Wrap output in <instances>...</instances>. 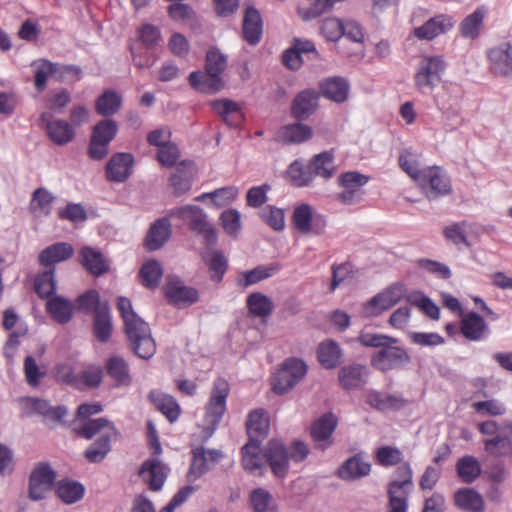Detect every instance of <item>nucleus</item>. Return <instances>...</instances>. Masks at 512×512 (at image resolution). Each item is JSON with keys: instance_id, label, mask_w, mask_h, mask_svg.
Masks as SVG:
<instances>
[{"instance_id": "obj_50", "label": "nucleus", "mask_w": 512, "mask_h": 512, "mask_svg": "<svg viewBox=\"0 0 512 512\" xmlns=\"http://www.w3.org/2000/svg\"><path fill=\"white\" fill-rule=\"evenodd\" d=\"M287 174L296 187H306L314 180V175L310 169V163L306 166L299 160H295L289 165Z\"/></svg>"}, {"instance_id": "obj_64", "label": "nucleus", "mask_w": 512, "mask_h": 512, "mask_svg": "<svg viewBox=\"0 0 512 512\" xmlns=\"http://www.w3.org/2000/svg\"><path fill=\"white\" fill-rule=\"evenodd\" d=\"M240 213L236 209H228L221 213L220 222L224 231L230 236H236L241 229Z\"/></svg>"}, {"instance_id": "obj_18", "label": "nucleus", "mask_w": 512, "mask_h": 512, "mask_svg": "<svg viewBox=\"0 0 512 512\" xmlns=\"http://www.w3.org/2000/svg\"><path fill=\"white\" fill-rule=\"evenodd\" d=\"M25 409L28 414L37 413L43 417L46 424L60 423L67 415V409L64 406H51L46 400L27 397L23 399Z\"/></svg>"}, {"instance_id": "obj_30", "label": "nucleus", "mask_w": 512, "mask_h": 512, "mask_svg": "<svg viewBox=\"0 0 512 512\" xmlns=\"http://www.w3.org/2000/svg\"><path fill=\"white\" fill-rule=\"evenodd\" d=\"M460 329L462 335L471 341H479L489 332L484 318L476 312H469L462 318Z\"/></svg>"}, {"instance_id": "obj_61", "label": "nucleus", "mask_w": 512, "mask_h": 512, "mask_svg": "<svg viewBox=\"0 0 512 512\" xmlns=\"http://www.w3.org/2000/svg\"><path fill=\"white\" fill-rule=\"evenodd\" d=\"M259 217L275 231H282L285 227L284 211L275 206L268 205L259 212Z\"/></svg>"}, {"instance_id": "obj_59", "label": "nucleus", "mask_w": 512, "mask_h": 512, "mask_svg": "<svg viewBox=\"0 0 512 512\" xmlns=\"http://www.w3.org/2000/svg\"><path fill=\"white\" fill-rule=\"evenodd\" d=\"M53 200L54 197L48 190L38 188L33 192L30 207L35 213L47 216L51 212V204Z\"/></svg>"}, {"instance_id": "obj_57", "label": "nucleus", "mask_w": 512, "mask_h": 512, "mask_svg": "<svg viewBox=\"0 0 512 512\" xmlns=\"http://www.w3.org/2000/svg\"><path fill=\"white\" fill-rule=\"evenodd\" d=\"M160 461L157 458L146 460L139 471L140 477L149 483V487L153 491L160 490Z\"/></svg>"}, {"instance_id": "obj_3", "label": "nucleus", "mask_w": 512, "mask_h": 512, "mask_svg": "<svg viewBox=\"0 0 512 512\" xmlns=\"http://www.w3.org/2000/svg\"><path fill=\"white\" fill-rule=\"evenodd\" d=\"M412 361L406 348L398 338L392 337L381 350L375 351L370 357L371 366L382 372L406 369Z\"/></svg>"}, {"instance_id": "obj_21", "label": "nucleus", "mask_w": 512, "mask_h": 512, "mask_svg": "<svg viewBox=\"0 0 512 512\" xmlns=\"http://www.w3.org/2000/svg\"><path fill=\"white\" fill-rule=\"evenodd\" d=\"M263 22L260 12L254 6L245 10L242 34L244 40L250 45H257L262 38Z\"/></svg>"}, {"instance_id": "obj_6", "label": "nucleus", "mask_w": 512, "mask_h": 512, "mask_svg": "<svg viewBox=\"0 0 512 512\" xmlns=\"http://www.w3.org/2000/svg\"><path fill=\"white\" fill-rule=\"evenodd\" d=\"M307 365L299 358H287L274 374L272 389L278 395H283L293 389L306 375Z\"/></svg>"}, {"instance_id": "obj_54", "label": "nucleus", "mask_w": 512, "mask_h": 512, "mask_svg": "<svg viewBox=\"0 0 512 512\" xmlns=\"http://www.w3.org/2000/svg\"><path fill=\"white\" fill-rule=\"evenodd\" d=\"M107 372L117 385H129L131 378L127 363L120 357H112L107 363Z\"/></svg>"}, {"instance_id": "obj_17", "label": "nucleus", "mask_w": 512, "mask_h": 512, "mask_svg": "<svg viewBox=\"0 0 512 512\" xmlns=\"http://www.w3.org/2000/svg\"><path fill=\"white\" fill-rule=\"evenodd\" d=\"M134 163V156L131 153H115L105 167L107 181L114 183L125 182L133 173Z\"/></svg>"}, {"instance_id": "obj_37", "label": "nucleus", "mask_w": 512, "mask_h": 512, "mask_svg": "<svg viewBox=\"0 0 512 512\" xmlns=\"http://www.w3.org/2000/svg\"><path fill=\"white\" fill-rule=\"evenodd\" d=\"M434 101L446 120L450 121L451 129L456 128L460 122V107L456 97H452L447 91L437 94Z\"/></svg>"}, {"instance_id": "obj_28", "label": "nucleus", "mask_w": 512, "mask_h": 512, "mask_svg": "<svg viewBox=\"0 0 512 512\" xmlns=\"http://www.w3.org/2000/svg\"><path fill=\"white\" fill-rule=\"evenodd\" d=\"M485 450L494 456L512 455V424L501 428L497 435L484 441Z\"/></svg>"}, {"instance_id": "obj_56", "label": "nucleus", "mask_w": 512, "mask_h": 512, "mask_svg": "<svg viewBox=\"0 0 512 512\" xmlns=\"http://www.w3.org/2000/svg\"><path fill=\"white\" fill-rule=\"evenodd\" d=\"M56 492L63 502L72 504L83 497L84 487L78 482L61 481Z\"/></svg>"}, {"instance_id": "obj_26", "label": "nucleus", "mask_w": 512, "mask_h": 512, "mask_svg": "<svg viewBox=\"0 0 512 512\" xmlns=\"http://www.w3.org/2000/svg\"><path fill=\"white\" fill-rule=\"evenodd\" d=\"M211 108L229 127L237 128L244 120V114L239 104L233 100H214L211 102Z\"/></svg>"}, {"instance_id": "obj_32", "label": "nucleus", "mask_w": 512, "mask_h": 512, "mask_svg": "<svg viewBox=\"0 0 512 512\" xmlns=\"http://www.w3.org/2000/svg\"><path fill=\"white\" fill-rule=\"evenodd\" d=\"M488 57L496 73L503 76L512 74V45L510 43L490 49Z\"/></svg>"}, {"instance_id": "obj_20", "label": "nucleus", "mask_w": 512, "mask_h": 512, "mask_svg": "<svg viewBox=\"0 0 512 512\" xmlns=\"http://www.w3.org/2000/svg\"><path fill=\"white\" fill-rule=\"evenodd\" d=\"M455 24L449 15L440 14L430 18L423 25L414 30V34L421 40H432L440 34L449 31Z\"/></svg>"}, {"instance_id": "obj_14", "label": "nucleus", "mask_w": 512, "mask_h": 512, "mask_svg": "<svg viewBox=\"0 0 512 512\" xmlns=\"http://www.w3.org/2000/svg\"><path fill=\"white\" fill-rule=\"evenodd\" d=\"M228 394L229 385L227 381L222 378L216 379L206 408V419L214 427L220 423L226 411Z\"/></svg>"}, {"instance_id": "obj_16", "label": "nucleus", "mask_w": 512, "mask_h": 512, "mask_svg": "<svg viewBox=\"0 0 512 512\" xmlns=\"http://www.w3.org/2000/svg\"><path fill=\"white\" fill-rule=\"evenodd\" d=\"M196 175V166L193 161L183 160L175 166L169 177V187L175 197H180L189 192Z\"/></svg>"}, {"instance_id": "obj_58", "label": "nucleus", "mask_w": 512, "mask_h": 512, "mask_svg": "<svg viewBox=\"0 0 512 512\" xmlns=\"http://www.w3.org/2000/svg\"><path fill=\"white\" fill-rule=\"evenodd\" d=\"M171 137V130L162 127V166H174L180 158V150L176 143L166 140Z\"/></svg>"}, {"instance_id": "obj_53", "label": "nucleus", "mask_w": 512, "mask_h": 512, "mask_svg": "<svg viewBox=\"0 0 512 512\" xmlns=\"http://www.w3.org/2000/svg\"><path fill=\"white\" fill-rule=\"evenodd\" d=\"M139 279L143 286L150 289L157 288L160 280V264L158 261L154 259L146 261L139 271Z\"/></svg>"}, {"instance_id": "obj_34", "label": "nucleus", "mask_w": 512, "mask_h": 512, "mask_svg": "<svg viewBox=\"0 0 512 512\" xmlns=\"http://www.w3.org/2000/svg\"><path fill=\"white\" fill-rule=\"evenodd\" d=\"M366 402L372 408L379 411L388 409L399 410L406 404V400L400 394H388L376 390L368 392Z\"/></svg>"}, {"instance_id": "obj_8", "label": "nucleus", "mask_w": 512, "mask_h": 512, "mask_svg": "<svg viewBox=\"0 0 512 512\" xmlns=\"http://www.w3.org/2000/svg\"><path fill=\"white\" fill-rule=\"evenodd\" d=\"M369 176L358 171H348L339 175L337 183L343 190L337 194V200L345 205L359 203L365 192L363 187L368 183Z\"/></svg>"}, {"instance_id": "obj_46", "label": "nucleus", "mask_w": 512, "mask_h": 512, "mask_svg": "<svg viewBox=\"0 0 512 512\" xmlns=\"http://www.w3.org/2000/svg\"><path fill=\"white\" fill-rule=\"evenodd\" d=\"M456 472L464 483L471 484L480 476L482 469L477 458L465 455L458 459Z\"/></svg>"}, {"instance_id": "obj_22", "label": "nucleus", "mask_w": 512, "mask_h": 512, "mask_svg": "<svg viewBox=\"0 0 512 512\" xmlns=\"http://www.w3.org/2000/svg\"><path fill=\"white\" fill-rule=\"evenodd\" d=\"M350 85L347 79L341 76H334L324 79L319 84L320 96H324L336 103H343L347 100Z\"/></svg>"}, {"instance_id": "obj_27", "label": "nucleus", "mask_w": 512, "mask_h": 512, "mask_svg": "<svg viewBox=\"0 0 512 512\" xmlns=\"http://www.w3.org/2000/svg\"><path fill=\"white\" fill-rule=\"evenodd\" d=\"M316 354L321 366L328 370L339 366L343 357L340 345L333 339H326L320 342Z\"/></svg>"}, {"instance_id": "obj_45", "label": "nucleus", "mask_w": 512, "mask_h": 512, "mask_svg": "<svg viewBox=\"0 0 512 512\" xmlns=\"http://www.w3.org/2000/svg\"><path fill=\"white\" fill-rule=\"evenodd\" d=\"M281 266L279 263H271L267 266H257L252 270L243 272L241 277L238 279V285L242 288H247L253 284H256L262 280H265L277 272H279Z\"/></svg>"}, {"instance_id": "obj_29", "label": "nucleus", "mask_w": 512, "mask_h": 512, "mask_svg": "<svg viewBox=\"0 0 512 512\" xmlns=\"http://www.w3.org/2000/svg\"><path fill=\"white\" fill-rule=\"evenodd\" d=\"M74 431L77 435L85 439H91L101 432L109 435L117 434V430L113 423L106 418L78 421L75 423Z\"/></svg>"}, {"instance_id": "obj_63", "label": "nucleus", "mask_w": 512, "mask_h": 512, "mask_svg": "<svg viewBox=\"0 0 512 512\" xmlns=\"http://www.w3.org/2000/svg\"><path fill=\"white\" fill-rule=\"evenodd\" d=\"M376 459L384 467L394 466L402 461L403 453L396 447L382 446L376 451Z\"/></svg>"}, {"instance_id": "obj_24", "label": "nucleus", "mask_w": 512, "mask_h": 512, "mask_svg": "<svg viewBox=\"0 0 512 512\" xmlns=\"http://www.w3.org/2000/svg\"><path fill=\"white\" fill-rule=\"evenodd\" d=\"M420 182H428L429 198L448 195L452 191L448 176L437 166L425 168L423 179Z\"/></svg>"}, {"instance_id": "obj_48", "label": "nucleus", "mask_w": 512, "mask_h": 512, "mask_svg": "<svg viewBox=\"0 0 512 512\" xmlns=\"http://www.w3.org/2000/svg\"><path fill=\"white\" fill-rule=\"evenodd\" d=\"M394 475L395 479L390 481L387 490H394L404 495H409L414 487L413 472L410 465L408 463L400 465Z\"/></svg>"}, {"instance_id": "obj_36", "label": "nucleus", "mask_w": 512, "mask_h": 512, "mask_svg": "<svg viewBox=\"0 0 512 512\" xmlns=\"http://www.w3.org/2000/svg\"><path fill=\"white\" fill-rule=\"evenodd\" d=\"M46 310L57 323L66 324L73 317L74 305L65 297L55 295L47 300Z\"/></svg>"}, {"instance_id": "obj_49", "label": "nucleus", "mask_w": 512, "mask_h": 512, "mask_svg": "<svg viewBox=\"0 0 512 512\" xmlns=\"http://www.w3.org/2000/svg\"><path fill=\"white\" fill-rule=\"evenodd\" d=\"M122 97L113 90H106L96 101V112L102 116H110L119 111Z\"/></svg>"}, {"instance_id": "obj_51", "label": "nucleus", "mask_w": 512, "mask_h": 512, "mask_svg": "<svg viewBox=\"0 0 512 512\" xmlns=\"http://www.w3.org/2000/svg\"><path fill=\"white\" fill-rule=\"evenodd\" d=\"M54 269L39 274L34 281V289L40 298H51L56 291Z\"/></svg>"}, {"instance_id": "obj_10", "label": "nucleus", "mask_w": 512, "mask_h": 512, "mask_svg": "<svg viewBox=\"0 0 512 512\" xmlns=\"http://www.w3.org/2000/svg\"><path fill=\"white\" fill-rule=\"evenodd\" d=\"M404 291V285L401 283L390 285L363 305V313L370 317L380 315L396 305L403 298Z\"/></svg>"}, {"instance_id": "obj_31", "label": "nucleus", "mask_w": 512, "mask_h": 512, "mask_svg": "<svg viewBox=\"0 0 512 512\" xmlns=\"http://www.w3.org/2000/svg\"><path fill=\"white\" fill-rule=\"evenodd\" d=\"M74 254V248L66 242H58L43 249L38 256L41 265L49 267L56 263L70 259Z\"/></svg>"}, {"instance_id": "obj_62", "label": "nucleus", "mask_w": 512, "mask_h": 512, "mask_svg": "<svg viewBox=\"0 0 512 512\" xmlns=\"http://www.w3.org/2000/svg\"><path fill=\"white\" fill-rule=\"evenodd\" d=\"M117 130L118 127L114 120L103 119L94 126L91 138L110 144L115 138Z\"/></svg>"}, {"instance_id": "obj_44", "label": "nucleus", "mask_w": 512, "mask_h": 512, "mask_svg": "<svg viewBox=\"0 0 512 512\" xmlns=\"http://www.w3.org/2000/svg\"><path fill=\"white\" fill-rule=\"evenodd\" d=\"M486 14L484 7L477 8L466 16L459 25V33L462 37L474 40L479 37Z\"/></svg>"}, {"instance_id": "obj_39", "label": "nucleus", "mask_w": 512, "mask_h": 512, "mask_svg": "<svg viewBox=\"0 0 512 512\" xmlns=\"http://www.w3.org/2000/svg\"><path fill=\"white\" fill-rule=\"evenodd\" d=\"M261 439L251 438L241 448L242 465L245 470L253 473L260 470L263 466V456L261 455Z\"/></svg>"}, {"instance_id": "obj_23", "label": "nucleus", "mask_w": 512, "mask_h": 512, "mask_svg": "<svg viewBox=\"0 0 512 512\" xmlns=\"http://www.w3.org/2000/svg\"><path fill=\"white\" fill-rule=\"evenodd\" d=\"M41 121L45 122V128L51 141L57 145H65L74 139L73 127L65 120H51L47 113L41 115Z\"/></svg>"}, {"instance_id": "obj_52", "label": "nucleus", "mask_w": 512, "mask_h": 512, "mask_svg": "<svg viewBox=\"0 0 512 512\" xmlns=\"http://www.w3.org/2000/svg\"><path fill=\"white\" fill-rule=\"evenodd\" d=\"M32 66L35 67L34 85L35 88L42 92L47 83L48 76L57 73V64L45 59L34 61Z\"/></svg>"}, {"instance_id": "obj_19", "label": "nucleus", "mask_w": 512, "mask_h": 512, "mask_svg": "<svg viewBox=\"0 0 512 512\" xmlns=\"http://www.w3.org/2000/svg\"><path fill=\"white\" fill-rule=\"evenodd\" d=\"M371 472V464L361 453L345 460L337 469V476L344 481H355L366 477Z\"/></svg>"}, {"instance_id": "obj_35", "label": "nucleus", "mask_w": 512, "mask_h": 512, "mask_svg": "<svg viewBox=\"0 0 512 512\" xmlns=\"http://www.w3.org/2000/svg\"><path fill=\"white\" fill-rule=\"evenodd\" d=\"M454 503L457 508L465 512H483L484 501L482 496L473 488H460L454 494Z\"/></svg>"}, {"instance_id": "obj_43", "label": "nucleus", "mask_w": 512, "mask_h": 512, "mask_svg": "<svg viewBox=\"0 0 512 512\" xmlns=\"http://www.w3.org/2000/svg\"><path fill=\"white\" fill-rule=\"evenodd\" d=\"M93 330L96 338L101 342L109 340L112 332V320L110 307L107 302L98 307L94 313Z\"/></svg>"}, {"instance_id": "obj_5", "label": "nucleus", "mask_w": 512, "mask_h": 512, "mask_svg": "<svg viewBox=\"0 0 512 512\" xmlns=\"http://www.w3.org/2000/svg\"><path fill=\"white\" fill-rule=\"evenodd\" d=\"M445 69L446 62L442 56H423L414 76L416 88L424 95L431 94L441 82Z\"/></svg>"}, {"instance_id": "obj_60", "label": "nucleus", "mask_w": 512, "mask_h": 512, "mask_svg": "<svg viewBox=\"0 0 512 512\" xmlns=\"http://www.w3.org/2000/svg\"><path fill=\"white\" fill-rule=\"evenodd\" d=\"M293 223L298 231L307 234L312 230L313 213L308 204H301L294 209L292 216Z\"/></svg>"}, {"instance_id": "obj_11", "label": "nucleus", "mask_w": 512, "mask_h": 512, "mask_svg": "<svg viewBox=\"0 0 512 512\" xmlns=\"http://www.w3.org/2000/svg\"><path fill=\"white\" fill-rule=\"evenodd\" d=\"M320 93L313 88L298 92L291 101L290 115L298 121H307L319 109Z\"/></svg>"}, {"instance_id": "obj_9", "label": "nucleus", "mask_w": 512, "mask_h": 512, "mask_svg": "<svg viewBox=\"0 0 512 512\" xmlns=\"http://www.w3.org/2000/svg\"><path fill=\"white\" fill-rule=\"evenodd\" d=\"M192 460L187 473L189 482H194L210 471L222 458L223 452L219 449H205L203 446L193 448Z\"/></svg>"}, {"instance_id": "obj_15", "label": "nucleus", "mask_w": 512, "mask_h": 512, "mask_svg": "<svg viewBox=\"0 0 512 512\" xmlns=\"http://www.w3.org/2000/svg\"><path fill=\"white\" fill-rule=\"evenodd\" d=\"M369 376L370 370L365 364L352 362L339 369L338 382L344 390H360L368 383Z\"/></svg>"}, {"instance_id": "obj_25", "label": "nucleus", "mask_w": 512, "mask_h": 512, "mask_svg": "<svg viewBox=\"0 0 512 512\" xmlns=\"http://www.w3.org/2000/svg\"><path fill=\"white\" fill-rule=\"evenodd\" d=\"M79 261L94 276H101L109 270L108 260L103 253L90 246H85L80 250Z\"/></svg>"}, {"instance_id": "obj_33", "label": "nucleus", "mask_w": 512, "mask_h": 512, "mask_svg": "<svg viewBox=\"0 0 512 512\" xmlns=\"http://www.w3.org/2000/svg\"><path fill=\"white\" fill-rule=\"evenodd\" d=\"M312 136V128L298 121L281 127L277 134L278 139L284 144L303 143L311 139Z\"/></svg>"}, {"instance_id": "obj_13", "label": "nucleus", "mask_w": 512, "mask_h": 512, "mask_svg": "<svg viewBox=\"0 0 512 512\" xmlns=\"http://www.w3.org/2000/svg\"><path fill=\"white\" fill-rule=\"evenodd\" d=\"M56 473L48 463H38L29 477V498L39 501L52 489Z\"/></svg>"}, {"instance_id": "obj_7", "label": "nucleus", "mask_w": 512, "mask_h": 512, "mask_svg": "<svg viewBox=\"0 0 512 512\" xmlns=\"http://www.w3.org/2000/svg\"><path fill=\"white\" fill-rule=\"evenodd\" d=\"M164 295L167 302L178 309L191 307L200 299V293L196 288L185 285L179 277L175 276L167 277Z\"/></svg>"}, {"instance_id": "obj_47", "label": "nucleus", "mask_w": 512, "mask_h": 512, "mask_svg": "<svg viewBox=\"0 0 512 512\" xmlns=\"http://www.w3.org/2000/svg\"><path fill=\"white\" fill-rule=\"evenodd\" d=\"M246 305L253 316L261 318L269 317L274 309L272 300L261 292L248 295Z\"/></svg>"}, {"instance_id": "obj_40", "label": "nucleus", "mask_w": 512, "mask_h": 512, "mask_svg": "<svg viewBox=\"0 0 512 512\" xmlns=\"http://www.w3.org/2000/svg\"><path fill=\"white\" fill-rule=\"evenodd\" d=\"M337 424V418L333 413H325L313 422L310 435L315 442L327 441L335 431Z\"/></svg>"}, {"instance_id": "obj_12", "label": "nucleus", "mask_w": 512, "mask_h": 512, "mask_svg": "<svg viewBox=\"0 0 512 512\" xmlns=\"http://www.w3.org/2000/svg\"><path fill=\"white\" fill-rule=\"evenodd\" d=\"M263 457L277 478L282 479L287 476L290 458L288 448L282 441L278 439L269 440L264 448Z\"/></svg>"}, {"instance_id": "obj_41", "label": "nucleus", "mask_w": 512, "mask_h": 512, "mask_svg": "<svg viewBox=\"0 0 512 512\" xmlns=\"http://www.w3.org/2000/svg\"><path fill=\"white\" fill-rule=\"evenodd\" d=\"M202 259L209 268L211 280L216 283L222 281L228 268V262L223 253L212 247L202 254Z\"/></svg>"}, {"instance_id": "obj_2", "label": "nucleus", "mask_w": 512, "mask_h": 512, "mask_svg": "<svg viewBox=\"0 0 512 512\" xmlns=\"http://www.w3.org/2000/svg\"><path fill=\"white\" fill-rule=\"evenodd\" d=\"M227 67V56L217 47L210 48L206 53L205 71H194L189 75L190 85L206 94H214L224 87L222 73Z\"/></svg>"}, {"instance_id": "obj_4", "label": "nucleus", "mask_w": 512, "mask_h": 512, "mask_svg": "<svg viewBox=\"0 0 512 512\" xmlns=\"http://www.w3.org/2000/svg\"><path fill=\"white\" fill-rule=\"evenodd\" d=\"M170 215L188 221L190 230L203 237L206 249L216 245L218 241L216 228L207 220V214L200 206L177 207L171 210Z\"/></svg>"}, {"instance_id": "obj_38", "label": "nucleus", "mask_w": 512, "mask_h": 512, "mask_svg": "<svg viewBox=\"0 0 512 512\" xmlns=\"http://www.w3.org/2000/svg\"><path fill=\"white\" fill-rule=\"evenodd\" d=\"M310 169L314 177L325 180L332 178L336 172V164L333 151H323L314 155L310 160Z\"/></svg>"}, {"instance_id": "obj_1", "label": "nucleus", "mask_w": 512, "mask_h": 512, "mask_svg": "<svg viewBox=\"0 0 512 512\" xmlns=\"http://www.w3.org/2000/svg\"><path fill=\"white\" fill-rule=\"evenodd\" d=\"M117 308L124 321L125 333L132 350L140 358H151L156 352V344L147 323L135 313L128 298L119 297Z\"/></svg>"}, {"instance_id": "obj_42", "label": "nucleus", "mask_w": 512, "mask_h": 512, "mask_svg": "<svg viewBox=\"0 0 512 512\" xmlns=\"http://www.w3.org/2000/svg\"><path fill=\"white\" fill-rule=\"evenodd\" d=\"M269 426L268 414L264 409H256L249 413L246 421L249 439L266 437L269 432Z\"/></svg>"}, {"instance_id": "obj_55", "label": "nucleus", "mask_w": 512, "mask_h": 512, "mask_svg": "<svg viewBox=\"0 0 512 512\" xmlns=\"http://www.w3.org/2000/svg\"><path fill=\"white\" fill-rule=\"evenodd\" d=\"M113 435L102 434L85 451V457L92 463L101 462L110 451V440Z\"/></svg>"}]
</instances>
